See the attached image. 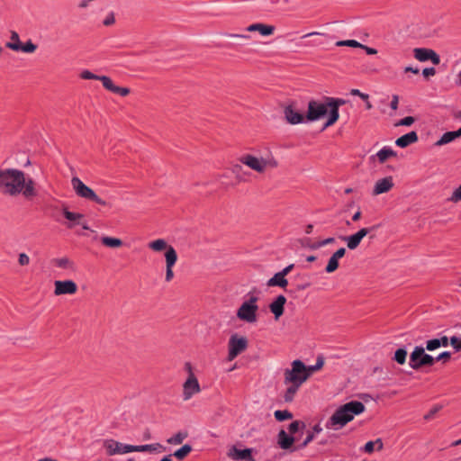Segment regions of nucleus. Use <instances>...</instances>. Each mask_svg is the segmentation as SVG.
Segmentation results:
<instances>
[{
	"label": "nucleus",
	"mask_w": 461,
	"mask_h": 461,
	"mask_svg": "<svg viewBox=\"0 0 461 461\" xmlns=\"http://www.w3.org/2000/svg\"><path fill=\"white\" fill-rule=\"evenodd\" d=\"M0 192L11 197L22 195L27 201L38 195L35 181L17 168H0Z\"/></svg>",
	"instance_id": "1"
},
{
	"label": "nucleus",
	"mask_w": 461,
	"mask_h": 461,
	"mask_svg": "<svg viewBox=\"0 0 461 461\" xmlns=\"http://www.w3.org/2000/svg\"><path fill=\"white\" fill-rule=\"evenodd\" d=\"M306 366L299 359L291 363V368H287L284 373V383L287 385L284 393V400L290 402L294 400L301 385L309 378Z\"/></svg>",
	"instance_id": "2"
},
{
	"label": "nucleus",
	"mask_w": 461,
	"mask_h": 461,
	"mask_svg": "<svg viewBox=\"0 0 461 461\" xmlns=\"http://www.w3.org/2000/svg\"><path fill=\"white\" fill-rule=\"evenodd\" d=\"M366 410L364 403L351 401L339 406L327 421L325 427L329 429L338 430L350 422L355 416L363 413Z\"/></svg>",
	"instance_id": "3"
},
{
	"label": "nucleus",
	"mask_w": 461,
	"mask_h": 461,
	"mask_svg": "<svg viewBox=\"0 0 461 461\" xmlns=\"http://www.w3.org/2000/svg\"><path fill=\"white\" fill-rule=\"evenodd\" d=\"M80 77L82 79H94V80H99L102 82L103 86L116 95H119L121 96H127L131 90L128 87H122L117 86L113 84V80L107 77V76H98L94 73H92L89 70H83L80 74Z\"/></svg>",
	"instance_id": "4"
},
{
	"label": "nucleus",
	"mask_w": 461,
	"mask_h": 461,
	"mask_svg": "<svg viewBox=\"0 0 461 461\" xmlns=\"http://www.w3.org/2000/svg\"><path fill=\"white\" fill-rule=\"evenodd\" d=\"M71 185L77 196L90 200L100 205H106V202L100 198L92 188L85 185L78 177H72Z\"/></svg>",
	"instance_id": "5"
},
{
	"label": "nucleus",
	"mask_w": 461,
	"mask_h": 461,
	"mask_svg": "<svg viewBox=\"0 0 461 461\" xmlns=\"http://www.w3.org/2000/svg\"><path fill=\"white\" fill-rule=\"evenodd\" d=\"M258 297L250 296L237 311V317L243 321L252 323L257 321Z\"/></svg>",
	"instance_id": "6"
},
{
	"label": "nucleus",
	"mask_w": 461,
	"mask_h": 461,
	"mask_svg": "<svg viewBox=\"0 0 461 461\" xmlns=\"http://www.w3.org/2000/svg\"><path fill=\"white\" fill-rule=\"evenodd\" d=\"M435 363V358L425 353L422 347H415L410 355V366L414 370H419L422 366H432Z\"/></svg>",
	"instance_id": "7"
},
{
	"label": "nucleus",
	"mask_w": 461,
	"mask_h": 461,
	"mask_svg": "<svg viewBox=\"0 0 461 461\" xmlns=\"http://www.w3.org/2000/svg\"><path fill=\"white\" fill-rule=\"evenodd\" d=\"M248 348V339L245 337L233 334L228 342V360H234L240 354L244 352Z\"/></svg>",
	"instance_id": "8"
},
{
	"label": "nucleus",
	"mask_w": 461,
	"mask_h": 461,
	"mask_svg": "<svg viewBox=\"0 0 461 461\" xmlns=\"http://www.w3.org/2000/svg\"><path fill=\"white\" fill-rule=\"evenodd\" d=\"M330 111L326 100L321 103L316 100H311L308 103V110L306 113V121L314 122L322 118Z\"/></svg>",
	"instance_id": "9"
},
{
	"label": "nucleus",
	"mask_w": 461,
	"mask_h": 461,
	"mask_svg": "<svg viewBox=\"0 0 461 461\" xmlns=\"http://www.w3.org/2000/svg\"><path fill=\"white\" fill-rule=\"evenodd\" d=\"M202 389L195 375H188L183 384L182 397L184 401H189L195 394L201 393Z\"/></svg>",
	"instance_id": "10"
},
{
	"label": "nucleus",
	"mask_w": 461,
	"mask_h": 461,
	"mask_svg": "<svg viewBox=\"0 0 461 461\" xmlns=\"http://www.w3.org/2000/svg\"><path fill=\"white\" fill-rule=\"evenodd\" d=\"M62 213L64 217L68 220V223L66 224L68 229H73L77 225L82 226L84 230L90 229L83 213L70 212L68 206L66 205L62 207Z\"/></svg>",
	"instance_id": "11"
},
{
	"label": "nucleus",
	"mask_w": 461,
	"mask_h": 461,
	"mask_svg": "<svg viewBox=\"0 0 461 461\" xmlns=\"http://www.w3.org/2000/svg\"><path fill=\"white\" fill-rule=\"evenodd\" d=\"M229 170L234 175L235 183H244L250 180L252 173L247 169L237 158L235 161L230 163Z\"/></svg>",
	"instance_id": "12"
},
{
	"label": "nucleus",
	"mask_w": 461,
	"mask_h": 461,
	"mask_svg": "<svg viewBox=\"0 0 461 461\" xmlns=\"http://www.w3.org/2000/svg\"><path fill=\"white\" fill-rule=\"evenodd\" d=\"M330 108L329 118L324 124V129L333 125L339 118V108L345 104L346 101L339 98L326 97Z\"/></svg>",
	"instance_id": "13"
},
{
	"label": "nucleus",
	"mask_w": 461,
	"mask_h": 461,
	"mask_svg": "<svg viewBox=\"0 0 461 461\" xmlns=\"http://www.w3.org/2000/svg\"><path fill=\"white\" fill-rule=\"evenodd\" d=\"M104 447L108 456L122 455L132 452V445L122 444L114 439H105Z\"/></svg>",
	"instance_id": "14"
},
{
	"label": "nucleus",
	"mask_w": 461,
	"mask_h": 461,
	"mask_svg": "<svg viewBox=\"0 0 461 461\" xmlns=\"http://www.w3.org/2000/svg\"><path fill=\"white\" fill-rule=\"evenodd\" d=\"M284 115L286 122L290 124H299L306 121V115L304 116L297 108L294 103H291L285 106Z\"/></svg>",
	"instance_id": "15"
},
{
	"label": "nucleus",
	"mask_w": 461,
	"mask_h": 461,
	"mask_svg": "<svg viewBox=\"0 0 461 461\" xmlns=\"http://www.w3.org/2000/svg\"><path fill=\"white\" fill-rule=\"evenodd\" d=\"M54 294H75L77 291V285L73 280L55 281Z\"/></svg>",
	"instance_id": "16"
},
{
	"label": "nucleus",
	"mask_w": 461,
	"mask_h": 461,
	"mask_svg": "<svg viewBox=\"0 0 461 461\" xmlns=\"http://www.w3.org/2000/svg\"><path fill=\"white\" fill-rule=\"evenodd\" d=\"M295 438L288 435L284 429H281L277 436V444L283 450L290 453L299 449V446H295Z\"/></svg>",
	"instance_id": "17"
},
{
	"label": "nucleus",
	"mask_w": 461,
	"mask_h": 461,
	"mask_svg": "<svg viewBox=\"0 0 461 461\" xmlns=\"http://www.w3.org/2000/svg\"><path fill=\"white\" fill-rule=\"evenodd\" d=\"M166 258V276L165 280L170 282L174 278L173 267L177 260V254L176 249L169 246V249L165 253Z\"/></svg>",
	"instance_id": "18"
},
{
	"label": "nucleus",
	"mask_w": 461,
	"mask_h": 461,
	"mask_svg": "<svg viewBox=\"0 0 461 461\" xmlns=\"http://www.w3.org/2000/svg\"><path fill=\"white\" fill-rule=\"evenodd\" d=\"M414 57L420 61H427L430 59L434 65H438L440 62L439 56L432 50L416 48L413 50Z\"/></svg>",
	"instance_id": "19"
},
{
	"label": "nucleus",
	"mask_w": 461,
	"mask_h": 461,
	"mask_svg": "<svg viewBox=\"0 0 461 461\" xmlns=\"http://www.w3.org/2000/svg\"><path fill=\"white\" fill-rule=\"evenodd\" d=\"M238 158L244 167L259 173V158L249 153H243Z\"/></svg>",
	"instance_id": "20"
},
{
	"label": "nucleus",
	"mask_w": 461,
	"mask_h": 461,
	"mask_svg": "<svg viewBox=\"0 0 461 461\" xmlns=\"http://www.w3.org/2000/svg\"><path fill=\"white\" fill-rule=\"evenodd\" d=\"M393 186V179L392 177H384L382 179H379L374 187L373 194L378 195L384 193H386L392 189Z\"/></svg>",
	"instance_id": "21"
},
{
	"label": "nucleus",
	"mask_w": 461,
	"mask_h": 461,
	"mask_svg": "<svg viewBox=\"0 0 461 461\" xmlns=\"http://www.w3.org/2000/svg\"><path fill=\"white\" fill-rule=\"evenodd\" d=\"M286 303V298L284 295H278L276 300L270 303L269 308L271 312L275 315L276 320L284 313V306Z\"/></svg>",
	"instance_id": "22"
},
{
	"label": "nucleus",
	"mask_w": 461,
	"mask_h": 461,
	"mask_svg": "<svg viewBox=\"0 0 461 461\" xmlns=\"http://www.w3.org/2000/svg\"><path fill=\"white\" fill-rule=\"evenodd\" d=\"M418 141V134L416 131H410L398 138L395 140V144L400 148H406L409 145Z\"/></svg>",
	"instance_id": "23"
},
{
	"label": "nucleus",
	"mask_w": 461,
	"mask_h": 461,
	"mask_svg": "<svg viewBox=\"0 0 461 461\" xmlns=\"http://www.w3.org/2000/svg\"><path fill=\"white\" fill-rule=\"evenodd\" d=\"M52 263L55 267H59V268L65 269V270H69V271L74 272L77 269L75 262L68 257L54 258L52 260Z\"/></svg>",
	"instance_id": "24"
},
{
	"label": "nucleus",
	"mask_w": 461,
	"mask_h": 461,
	"mask_svg": "<svg viewBox=\"0 0 461 461\" xmlns=\"http://www.w3.org/2000/svg\"><path fill=\"white\" fill-rule=\"evenodd\" d=\"M8 49L14 51H23L25 53H32L36 50L37 45L34 44L31 40L22 44H6Z\"/></svg>",
	"instance_id": "25"
},
{
	"label": "nucleus",
	"mask_w": 461,
	"mask_h": 461,
	"mask_svg": "<svg viewBox=\"0 0 461 461\" xmlns=\"http://www.w3.org/2000/svg\"><path fill=\"white\" fill-rule=\"evenodd\" d=\"M461 137V127L455 131H447L435 142V146L440 147L454 141L456 138Z\"/></svg>",
	"instance_id": "26"
},
{
	"label": "nucleus",
	"mask_w": 461,
	"mask_h": 461,
	"mask_svg": "<svg viewBox=\"0 0 461 461\" xmlns=\"http://www.w3.org/2000/svg\"><path fill=\"white\" fill-rule=\"evenodd\" d=\"M267 285V286H279L285 288L287 286L288 281L285 276H283L280 272H277L272 278L268 280Z\"/></svg>",
	"instance_id": "27"
},
{
	"label": "nucleus",
	"mask_w": 461,
	"mask_h": 461,
	"mask_svg": "<svg viewBox=\"0 0 461 461\" xmlns=\"http://www.w3.org/2000/svg\"><path fill=\"white\" fill-rule=\"evenodd\" d=\"M101 243L104 247L111 249H118L123 245V241L121 239L110 236L101 237Z\"/></svg>",
	"instance_id": "28"
},
{
	"label": "nucleus",
	"mask_w": 461,
	"mask_h": 461,
	"mask_svg": "<svg viewBox=\"0 0 461 461\" xmlns=\"http://www.w3.org/2000/svg\"><path fill=\"white\" fill-rule=\"evenodd\" d=\"M396 156V152L390 147H384L376 153V157L380 163L385 162L389 158Z\"/></svg>",
	"instance_id": "29"
},
{
	"label": "nucleus",
	"mask_w": 461,
	"mask_h": 461,
	"mask_svg": "<svg viewBox=\"0 0 461 461\" xmlns=\"http://www.w3.org/2000/svg\"><path fill=\"white\" fill-rule=\"evenodd\" d=\"M170 245H167V241L163 239H158L149 243V248L154 251H162L169 249Z\"/></svg>",
	"instance_id": "30"
},
{
	"label": "nucleus",
	"mask_w": 461,
	"mask_h": 461,
	"mask_svg": "<svg viewBox=\"0 0 461 461\" xmlns=\"http://www.w3.org/2000/svg\"><path fill=\"white\" fill-rule=\"evenodd\" d=\"M158 448H162L159 443L140 446L132 445V452L156 451Z\"/></svg>",
	"instance_id": "31"
},
{
	"label": "nucleus",
	"mask_w": 461,
	"mask_h": 461,
	"mask_svg": "<svg viewBox=\"0 0 461 461\" xmlns=\"http://www.w3.org/2000/svg\"><path fill=\"white\" fill-rule=\"evenodd\" d=\"M343 240L347 242V247L351 250L356 249L362 241L355 233L343 237Z\"/></svg>",
	"instance_id": "32"
},
{
	"label": "nucleus",
	"mask_w": 461,
	"mask_h": 461,
	"mask_svg": "<svg viewBox=\"0 0 461 461\" xmlns=\"http://www.w3.org/2000/svg\"><path fill=\"white\" fill-rule=\"evenodd\" d=\"M188 434L185 431H179L171 438H169L167 442L171 445H179L181 444L186 438Z\"/></svg>",
	"instance_id": "33"
},
{
	"label": "nucleus",
	"mask_w": 461,
	"mask_h": 461,
	"mask_svg": "<svg viewBox=\"0 0 461 461\" xmlns=\"http://www.w3.org/2000/svg\"><path fill=\"white\" fill-rule=\"evenodd\" d=\"M192 449L193 448L190 445L185 444L179 449L176 450L173 456L179 460H183L187 455L191 453Z\"/></svg>",
	"instance_id": "34"
},
{
	"label": "nucleus",
	"mask_w": 461,
	"mask_h": 461,
	"mask_svg": "<svg viewBox=\"0 0 461 461\" xmlns=\"http://www.w3.org/2000/svg\"><path fill=\"white\" fill-rule=\"evenodd\" d=\"M276 166L277 162L271 154L267 155V158H261V171L267 168H274Z\"/></svg>",
	"instance_id": "35"
},
{
	"label": "nucleus",
	"mask_w": 461,
	"mask_h": 461,
	"mask_svg": "<svg viewBox=\"0 0 461 461\" xmlns=\"http://www.w3.org/2000/svg\"><path fill=\"white\" fill-rule=\"evenodd\" d=\"M324 366V358L321 356H319L316 360V364L313 366H306L307 373H309V376H311L315 372L321 369Z\"/></svg>",
	"instance_id": "36"
},
{
	"label": "nucleus",
	"mask_w": 461,
	"mask_h": 461,
	"mask_svg": "<svg viewBox=\"0 0 461 461\" xmlns=\"http://www.w3.org/2000/svg\"><path fill=\"white\" fill-rule=\"evenodd\" d=\"M406 357L407 351L404 348H399L394 353V360L400 365L405 364Z\"/></svg>",
	"instance_id": "37"
},
{
	"label": "nucleus",
	"mask_w": 461,
	"mask_h": 461,
	"mask_svg": "<svg viewBox=\"0 0 461 461\" xmlns=\"http://www.w3.org/2000/svg\"><path fill=\"white\" fill-rule=\"evenodd\" d=\"M339 267V259L336 258L333 255L330 258L328 264L326 266L325 271L327 273H333Z\"/></svg>",
	"instance_id": "38"
},
{
	"label": "nucleus",
	"mask_w": 461,
	"mask_h": 461,
	"mask_svg": "<svg viewBox=\"0 0 461 461\" xmlns=\"http://www.w3.org/2000/svg\"><path fill=\"white\" fill-rule=\"evenodd\" d=\"M336 46L338 47H352V48H360L363 47V44L360 42L355 41V40H345V41H339L336 42Z\"/></svg>",
	"instance_id": "39"
},
{
	"label": "nucleus",
	"mask_w": 461,
	"mask_h": 461,
	"mask_svg": "<svg viewBox=\"0 0 461 461\" xmlns=\"http://www.w3.org/2000/svg\"><path fill=\"white\" fill-rule=\"evenodd\" d=\"M274 416L278 421H283V420H290L293 418V414L289 411H286V410L276 411L274 412Z\"/></svg>",
	"instance_id": "40"
},
{
	"label": "nucleus",
	"mask_w": 461,
	"mask_h": 461,
	"mask_svg": "<svg viewBox=\"0 0 461 461\" xmlns=\"http://www.w3.org/2000/svg\"><path fill=\"white\" fill-rule=\"evenodd\" d=\"M415 122V118L412 116H407L397 122H395L394 126H411Z\"/></svg>",
	"instance_id": "41"
},
{
	"label": "nucleus",
	"mask_w": 461,
	"mask_h": 461,
	"mask_svg": "<svg viewBox=\"0 0 461 461\" xmlns=\"http://www.w3.org/2000/svg\"><path fill=\"white\" fill-rule=\"evenodd\" d=\"M250 449L236 450L235 459H249L250 457Z\"/></svg>",
	"instance_id": "42"
},
{
	"label": "nucleus",
	"mask_w": 461,
	"mask_h": 461,
	"mask_svg": "<svg viewBox=\"0 0 461 461\" xmlns=\"http://www.w3.org/2000/svg\"><path fill=\"white\" fill-rule=\"evenodd\" d=\"M334 241H335V239H334V238H328V239L323 240H321V241H320V242H317V243L312 244V249H320V248H321V247H323V246H326V245H328V244H331V243H333Z\"/></svg>",
	"instance_id": "43"
},
{
	"label": "nucleus",
	"mask_w": 461,
	"mask_h": 461,
	"mask_svg": "<svg viewBox=\"0 0 461 461\" xmlns=\"http://www.w3.org/2000/svg\"><path fill=\"white\" fill-rule=\"evenodd\" d=\"M452 203H458L461 201V185L453 192L452 195L448 198Z\"/></svg>",
	"instance_id": "44"
},
{
	"label": "nucleus",
	"mask_w": 461,
	"mask_h": 461,
	"mask_svg": "<svg viewBox=\"0 0 461 461\" xmlns=\"http://www.w3.org/2000/svg\"><path fill=\"white\" fill-rule=\"evenodd\" d=\"M439 347H440L439 341L438 339H433L428 340L426 343V348L429 351H433V350L438 348Z\"/></svg>",
	"instance_id": "45"
},
{
	"label": "nucleus",
	"mask_w": 461,
	"mask_h": 461,
	"mask_svg": "<svg viewBox=\"0 0 461 461\" xmlns=\"http://www.w3.org/2000/svg\"><path fill=\"white\" fill-rule=\"evenodd\" d=\"M275 31L273 25L261 24V35L267 36L271 35Z\"/></svg>",
	"instance_id": "46"
},
{
	"label": "nucleus",
	"mask_w": 461,
	"mask_h": 461,
	"mask_svg": "<svg viewBox=\"0 0 461 461\" xmlns=\"http://www.w3.org/2000/svg\"><path fill=\"white\" fill-rule=\"evenodd\" d=\"M18 263L20 266H27L30 263V258L25 253H20L18 257Z\"/></svg>",
	"instance_id": "47"
},
{
	"label": "nucleus",
	"mask_w": 461,
	"mask_h": 461,
	"mask_svg": "<svg viewBox=\"0 0 461 461\" xmlns=\"http://www.w3.org/2000/svg\"><path fill=\"white\" fill-rule=\"evenodd\" d=\"M451 354L450 352L445 351L441 354H439L436 358L435 361H442L443 363H446L450 359Z\"/></svg>",
	"instance_id": "48"
},
{
	"label": "nucleus",
	"mask_w": 461,
	"mask_h": 461,
	"mask_svg": "<svg viewBox=\"0 0 461 461\" xmlns=\"http://www.w3.org/2000/svg\"><path fill=\"white\" fill-rule=\"evenodd\" d=\"M6 44H22V42L20 41L19 34L16 32L12 31L11 41L7 42Z\"/></svg>",
	"instance_id": "49"
},
{
	"label": "nucleus",
	"mask_w": 461,
	"mask_h": 461,
	"mask_svg": "<svg viewBox=\"0 0 461 461\" xmlns=\"http://www.w3.org/2000/svg\"><path fill=\"white\" fill-rule=\"evenodd\" d=\"M373 228H362L355 234L361 240L371 231Z\"/></svg>",
	"instance_id": "50"
},
{
	"label": "nucleus",
	"mask_w": 461,
	"mask_h": 461,
	"mask_svg": "<svg viewBox=\"0 0 461 461\" xmlns=\"http://www.w3.org/2000/svg\"><path fill=\"white\" fill-rule=\"evenodd\" d=\"M373 228H362L355 234L361 240L371 231Z\"/></svg>",
	"instance_id": "51"
},
{
	"label": "nucleus",
	"mask_w": 461,
	"mask_h": 461,
	"mask_svg": "<svg viewBox=\"0 0 461 461\" xmlns=\"http://www.w3.org/2000/svg\"><path fill=\"white\" fill-rule=\"evenodd\" d=\"M440 406H435L433 407L425 416H424V419L426 420H431L434 415L440 410Z\"/></svg>",
	"instance_id": "52"
},
{
	"label": "nucleus",
	"mask_w": 461,
	"mask_h": 461,
	"mask_svg": "<svg viewBox=\"0 0 461 461\" xmlns=\"http://www.w3.org/2000/svg\"><path fill=\"white\" fill-rule=\"evenodd\" d=\"M224 35L228 38H240L244 40L250 39V36L246 33H225Z\"/></svg>",
	"instance_id": "53"
},
{
	"label": "nucleus",
	"mask_w": 461,
	"mask_h": 461,
	"mask_svg": "<svg viewBox=\"0 0 461 461\" xmlns=\"http://www.w3.org/2000/svg\"><path fill=\"white\" fill-rule=\"evenodd\" d=\"M299 428H300V421L298 420H295V421H293L290 425H289V432L291 434H294L296 433L298 430H299Z\"/></svg>",
	"instance_id": "54"
},
{
	"label": "nucleus",
	"mask_w": 461,
	"mask_h": 461,
	"mask_svg": "<svg viewBox=\"0 0 461 461\" xmlns=\"http://www.w3.org/2000/svg\"><path fill=\"white\" fill-rule=\"evenodd\" d=\"M350 94L352 95H357L359 96L362 100H365L366 101L368 99V95L366 94H364V93H361L358 89H352L350 91Z\"/></svg>",
	"instance_id": "55"
},
{
	"label": "nucleus",
	"mask_w": 461,
	"mask_h": 461,
	"mask_svg": "<svg viewBox=\"0 0 461 461\" xmlns=\"http://www.w3.org/2000/svg\"><path fill=\"white\" fill-rule=\"evenodd\" d=\"M398 104H399V96L397 95H393L392 96V101L390 104V106L393 110L396 111L398 109Z\"/></svg>",
	"instance_id": "56"
},
{
	"label": "nucleus",
	"mask_w": 461,
	"mask_h": 461,
	"mask_svg": "<svg viewBox=\"0 0 461 461\" xmlns=\"http://www.w3.org/2000/svg\"><path fill=\"white\" fill-rule=\"evenodd\" d=\"M375 441H368L366 443L365 447H364V450L366 452V453H372L375 449Z\"/></svg>",
	"instance_id": "57"
},
{
	"label": "nucleus",
	"mask_w": 461,
	"mask_h": 461,
	"mask_svg": "<svg viewBox=\"0 0 461 461\" xmlns=\"http://www.w3.org/2000/svg\"><path fill=\"white\" fill-rule=\"evenodd\" d=\"M314 438V433H309L304 441L299 446V449L306 447Z\"/></svg>",
	"instance_id": "58"
},
{
	"label": "nucleus",
	"mask_w": 461,
	"mask_h": 461,
	"mask_svg": "<svg viewBox=\"0 0 461 461\" xmlns=\"http://www.w3.org/2000/svg\"><path fill=\"white\" fill-rule=\"evenodd\" d=\"M422 74L425 77H429L436 74V69L434 68H424Z\"/></svg>",
	"instance_id": "59"
},
{
	"label": "nucleus",
	"mask_w": 461,
	"mask_h": 461,
	"mask_svg": "<svg viewBox=\"0 0 461 461\" xmlns=\"http://www.w3.org/2000/svg\"><path fill=\"white\" fill-rule=\"evenodd\" d=\"M245 32H259V23H253L249 26H248L245 30Z\"/></svg>",
	"instance_id": "60"
},
{
	"label": "nucleus",
	"mask_w": 461,
	"mask_h": 461,
	"mask_svg": "<svg viewBox=\"0 0 461 461\" xmlns=\"http://www.w3.org/2000/svg\"><path fill=\"white\" fill-rule=\"evenodd\" d=\"M114 22H115L114 16H113V14H109V15L105 18V20L104 21V24L105 26H109V25L113 24V23H114Z\"/></svg>",
	"instance_id": "61"
},
{
	"label": "nucleus",
	"mask_w": 461,
	"mask_h": 461,
	"mask_svg": "<svg viewBox=\"0 0 461 461\" xmlns=\"http://www.w3.org/2000/svg\"><path fill=\"white\" fill-rule=\"evenodd\" d=\"M346 249L344 248H340L333 254V256L339 260L344 257Z\"/></svg>",
	"instance_id": "62"
},
{
	"label": "nucleus",
	"mask_w": 461,
	"mask_h": 461,
	"mask_svg": "<svg viewBox=\"0 0 461 461\" xmlns=\"http://www.w3.org/2000/svg\"><path fill=\"white\" fill-rule=\"evenodd\" d=\"M438 339V341H439V346H440V347H441V346H442V347H447V346H448V344H449V341H450V340L447 339V337H446V336H443V337H441L440 339Z\"/></svg>",
	"instance_id": "63"
},
{
	"label": "nucleus",
	"mask_w": 461,
	"mask_h": 461,
	"mask_svg": "<svg viewBox=\"0 0 461 461\" xmlns=\"http://www.w3.org/2000/svg\"><path fill=\"white\" fill-rule=\"evenodd\" d=\"M293 268H294V264L288 265L282 271H280V273L283 276H286L292 271Z\"/></svg>",
	"instance_id": "64"
}]
</instances>
